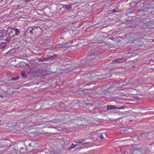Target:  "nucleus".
Masks as SVG:
<instances>
[{"mask_svg":"<svg viewBox=\"0 0 154 154\" xmlns=\"http://www.w3.org/2000/svg\"><path fill=\"white\" fill-rule=\"evenodd\" d=\"M8 35H12V37H15V38H17L19 36L20 37V30L16 28H12L11 27H8Z\"/></svg>","mask_w":154,"mask_h":154,"instance_id":"obj_1","label":"nucleus"},{"mask_svg":"<svg viewBox=\"0 0 154 154\" xmlns=\"http://www.w3.org/2000/svg\"><path fill=\"white\" fill-rule=\"evenodd\" d=\"M2 146L0 147V148H3L4 149L3 150L8 149L11 146V142L9 140H5L4 142H2Z\"/></svg>","mask_w":154,"mask_h":154,"instance_id":"obj_2","label":"nucleus"},{"mask_svg":"<svg viewBox=\"0 0 154 154\" xmlns=\"http://www.w3.org/2000/svg\"><path fill=\"white\" fill-rule=\"evenodd\" d=\"M131 129L128 128H120V133L121 134H126L131 132Z\"/></svg>","mask_w":154,"mask_h":154,"instance_id":"obj_3","label":"nucleus"},{"mask_svg":"<svg viewBox=\"0 0 154 154\" xmlns=\"http://www.w3.org/2000/svg\"><path fill=\"white\" fill-rule=\"evenodd\" d=\"M129 154H141L140 150L137 148H135L134 150L132 149L130 151Z\"/></svg>","mask_w":154,"mask_h":154,"instance_id":"obj_4","label":"nucleus"},{"mask_svg":"<svg viewBox=\"0 0 154 154\" xmlns=\"http://www.w3.org/2000/svg\"><path fill=\"white\" fill-rule=\"evenodd\" d=\"M7 32H8V30L7 31L3 29L0 30V37H4L8 35Z\"/></svg>","mask_w":154,"mask_h":154,"instance_id":"obj_5","label":"nucleus"},{"mask_svg":"<svg viewBox=\"0 0 154 154\" xmlns=\"http://www.w3.org/2000/svg\"><path fill=\"white\" fill-rule=\"evenodd\" d=\"M63 8L66 9L67 10H71L72 8V5L67 4V5H63Z\"/></svg>","mask_w":154,"mask_h":154,"instance_id":"obj_6","label":"nucleus"},{"mask_svg":"<svg viewBox=\"0 0 154 154\" xmlns=\"http://www.w3.org/2000/svg\"><path fill=\"white\" fill-rule=\"evenodd\" d=\"M126 61V60L124 58H122L121 59H117L116 60H115L112 61V62L114 63L115 62H116L117 63H122L123 62H125Z\"/></svg>","mask_w":154,"mask_h":154,"instance_id":"obj_7","label":"nucleus"},{"mask_svg":"<svg viewBox=\"0 0 154 154\" xmlns=\"http://www.w3.org/2000/svg\"><path fill=\"white\" fill-rule=\"evenodd\" d=\"M7 46V43L6 42H1L0 44V48L1 49L3 50Z\"/></svg>","mask_w":154,"mask_h":154,"instance_id":"obj_8","label":"nucleus"},{"mask_svg":"<svg viewBox=\"0 0 154 154\" xmlns=\"http://www.w3.org/2000/svg\"><path fill=\"white\" fill-rule=\"evenodd\" d=\"M40 29H41L39 26H37L32 28L33 34L36 33L37 32H38V29L40 30Z\"/></svg>","mask_w":154,"mask_h":154,"instance_id":"obj_9","label":"nucleus"},{"mask_svg":"<svg viewBox=\"0 0 154 154\" xmlns=\"http://www.w3.org/2000/svg\"><path fill=\"white\" fill-rule=\"evenodd\" d=\"M27 72L25 70H23L22 71L21 75L23 78H25L27 77Z\"/></svg>","mask_w":154,"mask_h":154,"instance_id":"obj_10","label":"nucleus"},{"mask_svg":"<svg viewBox=\"0 0 154 154\" xmlns=\"http://www.w3.org/2000/svg\"><path fill=\"white\" fill-rule=\"evenodd\" d=\"M84 141V139H77L74 140L75 143L81 144Z\"/></svg>","mask_w":154,"mask_h":154,"instance_id":"obj_11","label":"nucleus"},{"mask_svg":"<svg viewBox=\"0 0 154 154\" xmlns=\"http://www.w3.org/2000/svg\"><path fill=\"white\" fill-rule=\"evenodd\" d=\"M138 137L136 135H134L133 136L130 137L128 139V140H133L136 141L137 140V138Z\"/></svg>","mask_w":154,"mask_h":154,"instance_id":"obj_12","label":"nucleus"},{"mask_svg":"<svg viewBox=\"0 0 154 154\" xmlns=\"http://www.w3.org/2000/svg\"><path fill=\"white\" fill-rule=\"evenodd\" d=\"M116 107H115L114 106L110 105H107V108L106 109L107 110H110L111 109H116Z\"/></svg>","mask_w":154,"mask_h":154,"instance_id":"obj_13","label":"nucleus"},{"mask_svg":"<svg viewBox=\"0 0 154 154\" xmlns=\"http://www.w3.org/2000/svg\"><path fill=\"white\" fill-rule=\"evenodd\" d=\"M27 33L29 35H33V30L32 27H29L27 30Z\"/></svg>","mask_w":154,"mask_h":154,"instance_id":"obj_14","label":"nucleus"},{"mask_svg":"<svg viewBox=\"0 0 154 154\" xmlns=\"http://www.w3.org/2000/svg\"><path fill=\"white\" fill-rule=\"evenodd\" d=\"M148 136V133H143L141 134L140 136H139V138L141 137L142 138H145L146 137H147Z\"/></svg>","mask_w":154,"mask_h":154,"instance_id":"obj_15","label":"nucleus"},{"mask_svg":"<svg viewBox=\"0 0 154 154\" xmlns=\"http://www.w3.org/2000/svg\"><path fill=\"white\" fill-rule=\"evenodd\" d=\"M95 58V57L93 55H91L90 56H89L87 57V59L88 60H91L92 61H93L94 60V58Z\"/></svg>","mask_w":154,"mask_h":154,"instance_id":"obj_16","label":"nucleus"},{"mask_svg":"<svg viewBox=\"0 0 154 154\" xmlns=\"http://www.w3.org/2000/svg\"><path fill=\"white\" fill-rule=\"evenodd\" d=\"M69 46V45L68 44H65L64 45H63L61 46L60 47L61 48H66Z\"/></svg>","mask_w":154,"mask_h":154,"instance_id":"obj_17","label":"nucleus"},{"mask_svg":"<svg viewBox=\"0 0 154 154\" xmlns=\"http://www.w3.org/2000/svg\"><path fill=\"white\" fill-rule=\"evenodd\" d=\"M5 41H7V42L9 43L11 40V37L10 36H8L5 39Z\"/></svg>","mask_w":154,"mask_h":154,"instance_id":"obj_18","label":"nucleus"},{"mask_svg":"<svg viewBox=\"0 0 154 154\" xmlns=\"http://www.w3.org/2000/svg\"><path fill=\"white\" fill-rule=\"evenodd\" d=\"M77 146L78 145L74 144L73 143H72L70 147L69 148V150Z\"/></svg>","mask_w":154,"mask_h":154,"instance_id":"obj_19","label":"nucleus"},{"mask_svg":"<svg viewBox=\"0 0 154 154\" xmlns=\"http://www.w3.org/2000/svg\"><path fill=\"white\" fill-rule=\"evenodd\" d=\"M149 11L152 15H154V8H152L149 10Z\"/></svg>","mask_w":154,"mask_h":154,"instance_id":"obj_20","label":"nucleus"},{"mask_svg":"<svg viewBox=\"0 0 154 154\" xmlns=\"http://www.w3.org/2000/svg\"><path fill=\"white\" fill-rule=\"evenodd\" d=\"M116 109H124L125 108V106H122L120 107H116Z\"/></svg>","mask_w":154,"mask_h":154,"instance_id":"obj_21","label":"nucleus"},{"mask_svg":"<svg viewBox=\"0 0 154 154\" xmlns=\"http://www.w3.org/2000/svg\"><path fill=\"white\" fill-rule=\"evenodd\" d=\"M57 57V55H54L52 56H51L50 57H49V58H52L53 59H55V57Z\"/></svg>","mask_w":154,"mask_h":154,"instance_id":"obj_22","label":"nucleus"},{"mask_svg":"<svg viewBox=\"0 0 154 154\" xmlns=\"http://www.w3.org/2000/svg\"><path fill=\"white\" fill-rule=\"evenodd\" d=\"M18 77H13L11 78V80H14V81H15L16 80H17L19 79Z\"/></svg>","mask_w":154,"mask_h":154,"instance_id":"obj_23","label":"nucleus"},{"mask_svg":"<svg viewBox=\"0 0 154 154\" xmlns=\"http://www.w3.org/2000/svg\"><path fill=\"white\" fill-rule=\"evenodd\" d=\"M99 135V137L101 139H103V135L102 134H98Z\"/></svg>","mask_w":154,"mask_h":154,"instance_id":"obj_24","label":"nucleus"},{"mask_svg":"<svg viewBox=\"0 0 154 154\" xmlns=\"http://www.w3.org/2000/svg\"><path fill=\"white\" fill-rule=\"evenodd\" d=\"M20 150L21 151H20V152L23 153L24 152L23 151H22L24 149L23 148V147H20Z\"/></svg>","mask_w":154,"mask_h":154,"instance_id":"obj_25","label":"nucleus"},{"mask_svg":"<svg viewBox=\"0 0 154 154\" xmlns=\"http://www.w3.org/2000/svg\"><path fill=\"white\" fill-rule=\"evenodd\" d=\"M33 1V0H25V1L26 2H28Z\"/></svg>","mask_w":154,"mask_h":154,"instance_id":"obj_26","label":"nucleus"},{"mask_svg":"<svg viewBox=\"0 0 154 154\" xmlns=\"http://www.w3.org/2000/svg\"><path fill=\"white\" fill-rule=\"evenodd\" d=\"M13 49H14V48H13L12 50H11L9 51H8V52H7V53L6 54H9L10 53V52L12 50H13Z\"/></svg>","mask_w":154,"mask_h":154,"instance_id":"obj_27","label":"nucleus"},{"mask_svg":"<svg viewBox=\"0 0 154 154\" xmlns=\"http://www.w3.org/2000/svg\"><path fill=\"white\" fill-rule=\"evenodd\" d=\"M88 143V142H86V143H82V144L83 145H85L86 144Z\"/></svg>","mask_w":154,"mask_h":154,"instance_id":"obj_28","label":"nucleus"},{"mask_svg":"<svg viewBox=\"0 0 154 154\" xmlns=\"http://www.w3.org/2000/svg\"><path fill=\"white\" fill-rule=\"evenodd\" d=\"M112 11H113V12H117L116 11H115L114 9H113L112 10Z\"/></svg>","mask_w":154,"mask_h":154,"instance_id":"obj_29","label":"nucleus"},{"mask_svg":"<svg viewBox=\"0 0 154 154\" xmlns=\"http://www.w3.org/2000/svg\"><path fill=\"white\" fill-rule=\"evenodd\" d=\"M29 146H31V144L29 143Z\"/></svg>","mask_w":154,"mask_h":154,"instance_id":"obj_30","label":"nucleus"},{"mask_svg":"<svg viewBox=\"0 0 154 154\" xmlns=\"http://www.w3.org/2000/svg\"><path fill=\"white\" fill-rule=\"evenodd\" d=\"M32 133H30L29 134V135H30L31 134H32Z\"/></svg>","mask_w":154,"mask_h":154,"instance_id":"obj_31","label":"nucleus"},{"mask_svg":"<svg viewBox=\"0 0 154 154\" xmlns=\"http://www.w3.org/2000/svg\"><path fill=\"white\" fill-rule=\"evenodd\" d=\"M136 84V83H135V84H134V85H137V84Z\"/></svg>","mask_w":154,"mask_h":154,"instance_id":"obj_32","label":"nucleus"},{"mask_svg":"<svg viewBox=\"0 0 154 154\" xmlns=\"http://www.w3.org/2000/svg\"><path fill=\"white\" fill-rule=\"evenodd\" d=\"M134 66H132V68H134Z\"/></svg>","mask_w":154,"mask_h":154,"instance_id":"obj_33","label":"nucleus"}]
</instances>
